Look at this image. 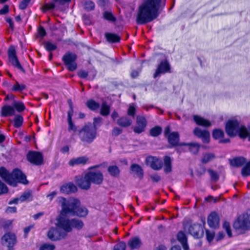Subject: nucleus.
<instances>
[{"mask_svg": "<svg viewBox=\"0 0 250 250\" xmlns=\"http://www.w3.org/2000/svg\"><path fill=\"white\" fill-rule=\"evenodd\" d=\"M59 202L61 203L62 209L61 215L57 219V226L58 228L62 229L64 232L67 234L72 231L71 228V219L64 217L67 214H71L73 216H77L79 217H85L88 213L87 208L81 206L80 201L75 198H70L68 199L61 197Z\"/></svg>", "mask_w": 250, "mask_h": 250, "instance_id": "f257e3e1", "label": "nucleus"}, {"mask_svg": "<svg viewBox=\"0 0 250 250\" xmlns=\"http://www.w3.org/2000/svg\"><path fill=\"white\" fill-rule=\"evenodd\" d=\"M162 0H145L139 6L136 16V23L139 25L145 24L156 19L165 7L162 6Z\"/></svg>", "mask_w": 250, "mask_h": 250, "instance_id": "f03ea898", "label": "nucleus"}, {"mask_svg": "<svg viewBox=\"0 0 250 250\" xmlns=\"http://www.w3.org/2000/svg\"><path fill=\"white\" fill-rule=\"evenodd\" d=\"M97 134L96 129L92 128L91 123L84 125L78 131V135L81 141L87 144L92 143L96 139Z\"/></svg>", "mask_w": 250, "mask_h": 250, "instance_id": "7ed1b4c3", "label": "nucleus"}, {"mask_svg": "<svg viewBox=\"0 0 250 250\" xmlns=\"http://www.w3.org/2000/svg\"><path fill=\"white\" fill-rule=\"evenodd\" d=\"M164 134L169 145L167 146L168 148L181 146L185 145L184 143L180 142V134L178 131L171 132V127L169 125L165 127Z\"/></svg>", "mask_w": 250, "mask_h": 250, "instance_id": "20e7f679", "label": "nucleus"}, {"mask_svg": "<svg viewBox=\"0 0 250 250\" xmlns=\"http://www.w3.org/2000/svg\"><path fill=\"white\" fill-rule=\"evenodd\" d=\"M233 227L238 230L250 229V210L238 216L233 223Z\"/></svg>", "mask_w": 250, "mask_h": 250, "instance_id": "39448f33", "label": "nucleus"}, {"mask_svg": "<svg viewBox=\"0 0 250 250\" xmlns=\"http://www.w3.org/2000/svg\"><path fill=\"white\" fill-rule=\"evenodd\" d=\"M10 185L14 187L17 186V183H21L26 185L28 181L26 179V176L21 170L16 168H15L11 173Z\"/></svg>", "mask_w": 250, "mask_h": 250, "instance_id": "423d86ee", "label": "nucleus"}, {"mask_svg": "<svg viewBox=\"0 0 250 250\" xmlns=\"http://www.w3.org/2000/svg\"><path fill=\"white\" fill-rule=\"evenodd\" d=\"M10 185L14 187L17 186V183H21L26 185L28 181L26 179V176L21 170L16 168H15L11 173Z\"/></svg>", "mask_w": 250, "mask_h": 250, "instance_id": "0eeeda50", "label": "nucleus"}, {"mask_svg": "<svg viewBox=\"0 0 250 250\" xmlns=\"http://www.w3.org/2000/svg\"><path fill=\"white\" fill-rule=\"evenodd\" d=\"M7 55L9 61L11 64L19 70L23 74L26 73L25 70L21 64L18 56L16 48L14 45H10L8 49Z\"/></svg>", "mask_w": 250, "mask_h": 250, "instance_id": "6e6552de", "label": "nucleus"}, {"mask_svg": "<svg viewBox=\"0 0 250 250\" xmlns=\"http://www.w3.org/2000/svg\"><path fill=\"white\" fill-rule=\"evenodd\" d=\"M77 55L70 52H67L62 56V61L69 71L73 72L77 68Z\"/></svg>", "mask_w": 250, "mask_h": 250, "instance_id": "1a4fd4ad", "label": "nucleus"}, {"mask_svg": "<svg viewBox=\"0 0 250 250\" xmlns=\"http://www.w3.org/2000/svg\"><path fill=\"white\" fill-rule=\"evenodd\" d=\"M240 126V122L237 119H229L226 123L225 132L229 137L234 138L237 136Z\"/></svg>", "mask_w": 250, "mask_h": 250, "instance_id": "9d476101", "label": "nucleus"}, {"mask_svg": "<svg viewBox=\"0 0 250 250\" xmlns=\"http://www.w3.org/2000/svg\"><path fill=\"white\" fill-rule=\"evenodd\" d=\"M27 161L35 166H41L44 164L43 154L40 151L29 150L26 155Z\"/></svg>", "mask_w": 250, "mask_h": 250, "instance_id": "9b49d317", "label": "nucleus"}, {"mask_svg": "<svg viewBox=\"0 0 250 250\" xmlns=\"http://www.w3.org/2000/svg\"><path fill=\"white\" fill-rule=\"evenodd\" d=\"M167 73H171V66L168 60L165 59L161 61L158 64L157 68L153 74V77L156 79L161 74H165Z\"/></svg>", "mask_w": 250, "mask_h": 250, "instance_id": "f8f14e48", "label": "nucleus"}, {"mask_svg": "<svg viewBox=\"0 0 250 250\" xmlns=\"http://www.w3.org/2000/svg\"><path fill=\"white\" fill-rule=\"evenodd\" d=\"M47 235L51 241H57L65 238L67 234L56 228L52 227L49 229Z\"/></svg>", "mask_w": 250, "mask_h": 250, "instance_id": "ddd939ff", "label": "nucleus"}, {"mask_svg": "<svg viewBox=\"0 0 250 250\" xmlns=\"http://www.w3.org/2000/svg\"><path fill=\"white\" fill-rule=\"evenodd\" d=\"M67 103L69 106V109L67 111V123H68V131H73L76 132L77 131V126L75 125L72 120V117L74 114V106L71 99L67 100Z\"/></svg>", "mask_w": 250, "mask_h": 250, "instance_id": "4468645a", "label": "nucleus"}, {"mask_svg": "<svg viewBox=\"0 0 250 250\" xmlns=\"http://www.w3.org/2000/svg\"><path fill=\"white\" fill-rule=\"evenodd\" d=\"M146 163L153 170H159L163 166V162L160 158L153 156H149L146 159Z\"/></svg>", "mask_w": 250, "mask_h": 250, "instance_id": "2eb2a0df", "label": "nucleus"}, {"mask_svg": "<svg viewBox=\"0 0 250 250\" xmlns=\"http://www.w3.org/2000/svg\"><path fill=\"white\" fill-rule=\"evenodd\" d=\"M1 240L7 244V250H14V247L17 243V237L15 234L8 232L2 237Z\"/></svg>", "mask_w": 250, "mask_h": 250, "instance_id": "dca6fc26", "label": "nucleus"}, {"mask_svg": "<svg viewBox=\"0 0 250 250\" xmlns=\"http://www.w3.org/2000/svg\"><path fill=\"white\" fill-rule=\"evenodd\" d=\"M194 135L198 138H200L203 143L208 144L210 142V133L207 129L202 130L198 127H196L193 131Z\"/></svg>", "mask_w": 250, "mask_h": 250, "instance_id": "f3484780", "label": "nucleus"}, {"mask_svg": "<svg viewBox=\"0 0 250 250\" xmlns=\"http://www.w3.org/2000/svg\"><path fill=\"white\" fill-rule=\"evenodd\" d=\"M75 182L77 185L81 189L87 190L91 187L89 179L87 177V172L83 175H78L75 177Z\"/></svg>", "mask_w": 250, "mask_h": 250, "instance_id": "a211bd4d", "label": "nucleus"}, {"mask_svg": "<svg viewBox=\"0 0 250 250\" xmlns=\"http://www.w3.org/2000/svg\"><path fill=\"white\" fill-rule=\"evenodd\" d=\"M87 177L89 179L91 184L93 183L96 185H100L103 183L104 180L103 174L100 171H88L87 172Z\"/></svg>", "mask_w": 250, "mask_h": 250, "instance_id": "6ab92c4d", "label": "nucleus"}, {"mask_svg": "<svg viewBox=\"0 0 250 250\" xmlns=\"http://www.w3.org/2000/svg\"><path fill=\"white\" fill-rule=\"evenodd\" d=\"M212 136L213 139L218 140L219 144H227L230 142L229 138L224 139L225 133L224 131L220 128H214L212 131Z\"/></svg>", "mask_w": 250, "mask_h": 250, "instance_id": "aec40b11", "label": "nucleus"}, {"mask_svg": "<svg viewBox=\"0 0 250 250\" xmlns=\"http://www.w3.org/2000/svg\"><path fill=\"white\" fill-rule=\"evenodd\" d=\"M137 125L133 127V131L137 134L144 132L147 125V121L144 116L138 117L136 119Z\"/></svg>", "mask_w": 250, "mask_h": 250, "instance_id": "412c9836", "label": "nucleus"}, {"mask_svg": "<svg viewBox=\"0 0 250 250\" xmlns=\"http://www.w3.org/2000/svg\"><path fill=\"white\" fill-rule=\"evenodd\" d=\"M220 218L218 213L215 211L212 212L208 217L207 222L210 228L215 229L219 224Z\"/></svg>", "mask_w": 250, "mask_h": 250, "instance_id": "4be33fe9", "label": "nucleus"}, {"mask_svg": "<svg viewBox=\"0 0 250 250\" xmlns=\"http://www.w3.org/2000/svg\"><path fill=\"white\" fill-rule=\"evenodd\" d=\"M15 110L14 107L10 105H3L0 111V117L6 118L15 115Z\"/></svg>", "mask_w": 250, "mask_h": 250, "instance_id": "5701e85b", "label": "nucleus"}, {"mask_svg": "<svg viewBox=\"0 0 250 250\" xmlns=\"http://www.w3.org/2000/svg\"><path fill=\"white\" fill-rule=\"evenodd\" d=\"M88 158L86 156L78 157L71 159L68 163L71 167H74L77 165L84 166L88 162Z\"/></svg>", "mask_w": 250, "mask_h": 250, "instance_id": "b1692460", "label": "nucleus"}, {"mask_svg": "<svg viewBox=\"0 0 250 250\" xmlns=\"http://www.w3.org/2000/svg\"><path fill=\"white\" fill-rule=\"evenodd\" d=\"M60 191L62 193L68 194L76 192L77 191V188L73 183H69L62 186Z\"/></svg>", "mask_w": 250, "mask_h": 250, "instance_id": "393cba45", "label": "nucleus"}, {"mask_svg": "<svg viewBox=\"0 0 250 250\" xmlns=\"http://www.w3.org/2000/svg\"><path fill=\"white\" fill-rule=\"evenodd\" d=\"M130 170L131 173L136 174L140 180L144 178V172L142 167L137 164H132L130 166Z\"/></svg>", "mask_w": 250, "mask_h": 250, "instance_id": "a878e982", "label": "nucleus"}, {"mask_svg": "<svg viewBox=\"0 0 250 250\" xmlns=\"http://www.w3.org/2000/svg\"><path fill=\"white\" fill-rule=\"evenodd\" d=\"M200 230L201 225L198 223H194L189 226L188 232L194 238L198 239L200 237L199 233Z\"/></svg>", "mask_w": 250, "mask_h": 250, "instance_id": "bb28decb", "label": "nucleus"}, {"mask_svg": "<svg viewBox=\"0 0 250 250\" xmlns=\"http://www.w3.org/2000/svg\"><path fill=\"white\" fill-rule=\"evenodd\" d=\"M193 120L196 124L200 126L208 127L211 125V123L209 120L198 115H194Z\"/></svg>", "mask_w": 250, "mask_h": 250, "instance_id": "cd10ccee", "label": "nucleus"}, {"mask_svg": "<svg viewBox=\"0 0 250 250\" xmlns=\"http://www.w3.org/2000/svg\"><path fill=\"white\" fill-rule=\"evenodd\" d=\"M104 37L106 40L108 42L111 43L120 42L121 40L120 36L115 33L110 32H106L104 34Z\"/></svg>", "mask_w": 250, "mask_h": 250, "instance_id": "c85d7f7f", "label": "nucleus"}, {"mask_svg": "<svg viewBox=\"0 0 250 250\" xmlns=\"http://www.w3.org/2000/svg\"><path fill=\"white\" fill-rule=\"evenodd\" d=\"M141 244V241L138 236L132 237L128 241V246L132 250L139 249Z\"/></svg>", "mask_w": 250, "mask_h": 250, "instance_id": "c756f323", "label": "nucleus"}, {"mask_svg": "<svg viewBox=\"0 0 250 250\" xmlns=\"http://www.w3.org/2000/svg\"><path fill=\"white\" fill-rule=\"evenodd\" d=\"M246 163V159L243 157H236L230 160V164L233 167H239Z\"/></svg>", "mask_w": 250, "mask_h": 250, "instance_id": "7c9ffc66", "label": "nucleus"}, {"mask_svg": "<svg viewBox=\"0 0 250 250\" xmlns=\"http://www.w3.org/2000/svg\"><path fill=\"white\" fill-rule=\"evenodd\" d=\"M11 176V173L5 167H0V177L9 185Z\"/></svg>", "mask_w": 250, "mask_h": 250, "instance_id": "2f4dec72", "label": "nucleus"}, {"mask_svg": "<svg viewBox=\"0 0 250 250\" xmlns=\"http://www.w3.org/2000/svg\"><path fill=\"white\" fill-rule=\"evenodd\" d=\"M183 146H188L189 151L193 154H197L201 146V145L197 143H184Z\"/></svg>", "mask_w": 250, "mask_h": 250, "instance_id": "473e14b6", "label": "nucleus"}, {"mask_svg": "<svg viewBox=\"0 0 250 250\" xmlns=\"http://www.w3.org/2000/svg\"><path fill=\"white\" fill-rule=\"evenodd\" d=\"M86 106L91 111H96L100 107V104L93 99L88 100L85 103Z\"/></svg>", "mask_w": 250, "mask_h": 250, "instance_id": "72a5a7b5", "label": "nucleus"}, {"mask_svg": "<svg viewBox=\"0 0 250 250\" xmlns=\"http://www.w3.org/2000/svg\"><path fill=\"white\" fill-rule=\"evenodd\" d=\"M132 123L131 119L125 116L122 117L117 120L118 125L123 127L129 126L132 124Z\"/></svg>", "mask_w": 250, "mask_h": 250, "instance_id": "f704fd0d", "label": "nucleus"}, {"mask_svg": "<svg viewBox=\"0 0 250 250\" xmlns=\"http://www.w3.org/2000/svg\"><path fill=\"white\" fill-rule=\"evenodd\" d=\"M249 135H250V132L247 128L245 125H241L238 131L237 136L240 139L244 140L247 138H249Z\"/></svg>", "mask_w": 250, "mask_h": 250, "instance_id": "c9c22d12", "label": "nucleus"}, {"mask_svg": "<svg viewBox=\"0 0 250 250\" xmlns=\"http://www.w3.org/2000/svg\"><path fill=\"white\" fill-rule=\"evenodd\" d=\"M107 171L110 175L114 178H118L120 174V170L116 165L109 166L107 167Z\"/></svg>", "mask_w": 250, "mask_h": 250, "instance_id": "e433bc0d", "label": "nucleus"}, {"mask_svg": "<svg viewBox=\"0 0 250 250\" xmlns=\"http://www.w3.org/2000/svg\"><path fill=\"white\" fill-rule=\"evenodd\" d=\"M164 172L169 173L172 170L171 160L169 156H166L164 158Z\"/></svg>", "mask_w": 250, "mask_h": 250, "instance_id": "4c0bfd02", "label": "nucleus"}, {"mask_svg": "<svg viewBox=\"0 0 250 250\" xmlns=\"http://www.w3.org/2000/svg\"><path fill=\"white\" fill-rule=\"evenodd\" d=\"M26 88V85L24 83H20L19 82L15 80V83L11 88L10 90L14 92L21 93L23 90Z\"/></svg>", "mask_w": 250, "mask_h": 250, "instance_id": "58836bf2", "label": "nucleus"}, {"mask_svg": "<svg viewBox=\"0 0 250 250\" xmlns=\"http://www.w3.org/2000/svg\"><path fill=\"white\" fill-rule=\"evenodd\" d=\"M110 112V106L106 102H102L100 109V114L104 117L107 116Z\"/></svg>", "mask_w": 250, "mask_h": 250, "instance_id": "ea45409f", "label": "nucleus"}, {"mask_svg": "<svg viewBox=\"0 0 250 250\" xmlns=\"http://www.w3.org/2000/svg\"><path fill=\"white\" fill-rule=\"evenodd\" d=\"M163 131L162 127L159 125H156L149 130V135L153 137H157L160 135Z\"/></svg>", "mask_w": 250, "mask_h": 250, "instance_id": "a19ab883", "label": "nucleus"}, {"mask_svg": "<svg viewBox=\"0 0 250 250\" xmlns=\"http://www.w3.org/2000/svg\"><path fill=\"white\" fill-rule=\"evenodd\" d=\"M83 227V223L81 220L73 218L71 219V228L72 229L75 228L78 230L81 229Z\"/></svg>", "mask_w": 250, "mask_h": 250, "instance_id": "79ce46f5", "label": "nucleus"}, {"mask_svg": "<svg viewBox=\"0 0 250 250\" xmlns=\"http://www.w3.org/2000/svg\"><path fill=\"white\" fill-rule=\"evenodd\" d=\"M23 117L20 114H15L13 120V126L15 128H19L21 127L23 123Z\"/></svg>", "mask_w": 250, "mask_h": 250, "instance_id": "37998d69", "label": "nucleus"}, {"mask_svg": "<svg viewBox=\"0 0 250 250\" xmlns=\"http://www.w3.org/2000/svg\"><path fill=\"white\" fill-rule=\"evenodd\" d=\"M12 106L15 109V110H16L18 112H23L26 109L25 105L21 101H15L13 103Z\"/></svg>", "mask_w": 250, "mask_h": 250, "instance_id": "c03bdc74", "label": "nucleus"}, {"mask_svg": "<svg viewBox=\"0 0 250 250\" xmlns=\"http://www.w3.org/2000/svg\"><path fill=\"white\" fill-rule=\"evenodd\" d=\"M215 158V154L213 153H206L203 155L201 160L202 163L206 164L212 161Z\"/></svg>", "mask_w": 250, "mask_h": 250, "instance_id": "a18cd8bd", "label": "nucleus"}, {"mask_svg": "<svg viewBox=\"0 0 250 250\" xmlns=\"http://www.w3.org/2000/svg\"><path fill=\"white\" fill-rule=\"evenodd\" d=\"M177 239L181 244H186L188 242L187 236L185 232L182 230H180L177 233Z\"/></svg>", "mask_w": 250, "mask_h": 250, "instance_id": "49530a36", "label": "nucleus"}, {"mask_svg": "<svg viewBox=\"0 0 250 250\" xmlns=\"http://www.w3.org/2000/svg\"><path fill=\"white\" fill-rule=\"evenodd\" d=\"M56 4L53 1L52 2H48L45 3L41 7V10L43 13L48 11L54 9L56 7Z\"/></svg>", "mask_w": 250, "mask_h": 250, "instance_id": "de8ad7c7", "label": "nucleus"}, {"mask_svg": "<svg viewBox=\"0 0 250 250\" xmlns=\"http://www.w3.org/2000/svg\"><path fill=\"white\" fill-rule=\"evenodd\" d=\"M21 202H23L26 200H32V193L30 191H24L19 197Z\"/></svg>", "mask_w": 250, "mask_h": 250, "instance_id": "09e8293b", "label": "nucleus"}, {"mask_svg": "<svg viewBox=\"0 0 250 250\" xmlns=\"http://www.w3.org/2000/svg\"><path fill=\"white\" fill-rule=\"evenodd\" d=\"M103 18L104 19L111 21L115 22L116 21V17L113 15L112 13L110 11H106L103 13Z\"/></svg>", "mask_w": 250, "mask_h": 250, "instance_id": "8fccbe9b", "label": "nucleus"}, {"mask_svg": "<svg viewBox=\"0 0 250 250\" xmlns=\"http://www.w3.org/2000/svg\"><path fill=\"white\" fill-rule=\"evenodd\" d=\"M95 5L93 1L87 0L83 4V8L86 11H91L95 9Z\"/></svg>", "mask_w": 250, "mask_h": 250, "instance_id": "3c124183", "label": "nucleus"}, {"mask_svg": "<svg viewBox=\"0 0 250 250\" xmlns=\"http://www.w3.org/2000/svg\"><path fill=\"white\" fill-rule=\"evenodd\" d=\"M241 175L243 177L250 175V161L247 163L241 170Z\"/></svg>", "mask_w": 250, "mask_h": 250, "instance_id": "603ef678", "label": "nucleus"}, {"mask_svg": "<svg viewBox=\"0 0 250 250\" xmlns=\"http://www.w3.org/2000/svg\"><path fill=\"white\" fill-rule=\"evenodd\" d=\"M102 118L100 117H95L93 119V124H92V128L96 129L97 132L98 127H100L102 125Z\"/></svg>", "mask_w": 250, "mask_h": 250, "instance_id": "864d4df0", "label": "nucleus"}, {"mask_svg": "<svg viewBox=\"0 0 250 250\" xmlns=\"http://www.w3.org/2000/svg\"><path fill=\"white\" fill-rule=\"evenodd\" d=\"M208 172L210 175V180L212 181L216 182L219 179V175L217 172L214 171L212 169L209 168L208 169Z\"/></svg>", "mask_w": 250, "mask_h": 250, "instance_id": "5fc2aeb1", "label": "nucleus"}, {"mask_svg": "<svg viewBox=\"0 0 250 250\" xmlns=\"http://www.w3.org/2000/svg\"><path fill=\"white\" fill-rule=\"evenodd\" d=\"M44 48L46 51L51 52L56 50L57 48V46L50 42H46L44 44Z\"/></svg>", "mask_w": 250, "mask_h": 250, "instance_id": "6e6d98bb", "label": "nucleus"}, {"mask_svg": "<svg viewBox=\"0 0 250 250\" xmlns=\"http://www.w3.org/2000/svg\"><path fill=\"white\" fill-rule=\"evenodd\" d=\"M46 35V32L44 28L40 25L37 28V37L41 38H44Z\"/></svg>", "mask_w": 250, "mask_h": 250, "instance_id": "4d7b16f0", "label": "nucleus"}, {"mask_svg": "<svg viewBox=\"0 0 250 250\" xmlns=\"http://www.w3.org/2000/svg\"><path fill=\"white\" fill-rule=\"evenodd\" d=\"M136 108L134 104H130L127 111V114L128 116L134 118L136 114Z\"/></svg>", "mask_w": 250, "mask_h": 250, "instance_id": "13d9d810", "label": "nucleus"}, {"mask_svg": "<svg viewBox=\"0 0 250 250\" xmlns=\"http://www.w3.org/2000/svg\"><path fill=\"white\" fill-rule=\"evenodd\" d=\"M55 246L53 244L44 243L41 245L39 250H54Z\"/></svg>", "mask_w": 250, "mask_h": 250, "instance_id": "bf43d9fd", "label": "nucleus"}, {"mask_svg": "<svg viewBox=\"0 0 250 250\" xmlns=\"http://www.w3.org/2000/svg\"><path fill=\"white\" fill-rule=\"evenodd\" d=\"M126 247V243L124 241H122L114 246L113 250H125Z\"/></svg>", "mask_w": 250, "mask_h": 250, "instance_id": "052dcab7", "label": "nucleus"}, {"mask_svg": "<svg viewBox=\"0 0 250 250\" xmlns=\"http://www.w3.org/2000/svg\"><path fill=\"white\" fill-rule=\"evenodd\" d=\"M31 0H22L19 5V8L21 10H24L29 5Z\"/></svg>", "mask_w": 250, "mask_h": 250, "instance_id": "680f3d73", "label": "nucleus"}, {"mask_svg": "<svg viewBox=\"0 0 250 250\" xmlns=\"http://www.w3.org/2000/svg\"><path fill=\"white\" fill-rule=\"evenodd\" d=\"M77 74L80 78L85 79L88 75V72L86 70L81 69L78 72Z\"/></svg>", "mask_w": 250, "mask_h": 250, "instance_id": "e2e57ef3", "label": "nucleus"}, {"mask_svg": "<svg viewBox=\"0 0 250 250\" xmlns=\"http://www.w3.org/2000/svg\"><path fill=\"white\" fill-rule=\"evenodd\" d=\"M8 191V189L6 185L0 180V194L6 193Z\"/></svg>", "mask_w": 250, "mask_h": 250, "instance_id": "0e129e2a", "label": "nucleus"}, {"mask_svg": "<svg viewBox=\"0 0 250 250\" xmlns=\"http://www.w3.org/2000/svg\"><path fill=\"white\" fill-rule=\"evenodd\" d=\"M123 130L118 127H114L111 131V134L113 136H118L122 133Z\"/></svg>", "mask_w": 250, "mask_h": 250, "instance_id": "69168bd1", "label": "nucleus"}, {"mask_svg": "<svg viewBox=\"0 0 250 250\" xmlns=\"http://www.w3.org/2000/svg\"><path fill=\"white\" fill-rule=\"evenodd\" d=\"M57 6L64 5L65 4H69L71 0H53Z\"/></svg>", "mask_w": 250, "mask_h": 250, "instance_id": "338daca9", "label": "nucleus"}, {"mask_svg": "<svg viewBox=\"0 0 250 250\" xmlns=\"http://www.w3.org/2000/svg\"><path fill=\"white\" fill-rule=\"evenodd\" d=\"M9 12V6L7 4H5L3 7L0 9V15H5Z\"/></svg>", "mask_w": 250, "mask_h": 250, "instance_id": "774afa93", "label": "nucleus"}]
</instances>
